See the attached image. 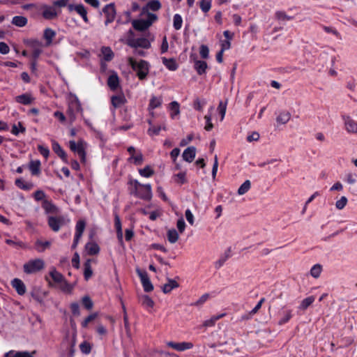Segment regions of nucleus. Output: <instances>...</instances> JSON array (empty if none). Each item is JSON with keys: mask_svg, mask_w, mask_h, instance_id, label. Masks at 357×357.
Here are the masks:
<instances>
[{"mask_svg": "<svg viewBox=\"0 0 357 357\" xmlns=\"http://www.w3.org/2000/svg\"><path fill=\"white\" fill-rule=\"evenodd\" d=\"M128 61L140 80L146 79L149 72V64L147 61L140 60L137 62L132 57H128Z\"/></svg>", "mask_w": 357, "mask_h": 357, "instance_id": "obj_1", "label": "nucleus"}, {"mask_svg": "<svg viewBox=\"0 0 357 357\" xmlns=\"http://www.w3.org/2000/svg\"><path fill=\"white\" fill-rule=\"evenodd\" d=\"M128 38L126 40V44L134 48L136 47L143 48V49H149L151 47V41L153 40V38L149 39L147 38H134V33L132 30H129L128 32Z\"/></svg>", "mask_w": 357, "mask_h": 357, "instance_id": "obj_2", "label": "nucleus"}, {"mask_svg": "<svg viewBox=\"0 0 357 357\" xmlns=\"http://www.w3.org/2000/svg\"><path fill=\"white\" fill-rule=\"evenodd\" d=\"M156 19L157 16L155 14L148 13L146 20H134L132 24L135 29L142 31L147 29Z\"/></svg>", "mask_w": 357, "mask_h": 357, "instance_id": "obj_3", "label": "nucleus"}, {"mask_svg": "<svg viewBox=\"0 0 357 357\" xmlns=\"http://www.w3.org/2000/svg\"><path fill=\"white\" fill-rule=\"evenodd\" d=\"M44 268V261L42 259H37L29 261L24 265V271L26 273H33Z\"/></svg>", "mask_w": 357, "mask_h": 357, "instance_id": "obj_4", "label": "nucleus"}, {"mask_svg": "<svg viewBox=\"0 0 357 357\" xmlns=\"http://www.w3.org/2000/svg\"><path fill=\"white\" fill-rule=\"evenodd\" d=\"M344 128L346 132L351 135H357V121L350 116H342Z\"/></svg>", "mask_w": 357, "mask_h": 357, "instance_id": "obj_5", "label": "nucleus"}, {"mask_svg": "<svg viewBox=\"0 0 357 357\" xmlns=\"http://www.w3.org/2000/svg\"><path fill=\"white\" fill-rule=\"evenodd\" d=\"M136 272L140 278L142 286L146 292H150L153 289V285L152 284L147 273L145 271H142L139 268H137Z\"/></svg>", "mask_w": 357, "mask_h": 357, "instance_id": "obj_6", "label": "nucleus"}, {"mask_svg": "<svg viewBox=\"0 0 357 357\" xmlns=\"http://www.w3.org/2000/svg\"><path fill=\"white\" fill-rule=\"evenodd\" d=\"M65 224L66 219L63 216L48 218V225L54 231H58Z\"/></svg>", "mask_w": 357, "mask_h": 357, "instance_id": "obj_7", "label": "nucleus"}, {"mask_svg": "<svg viewBox=\"0 0 357 357\" xmlns=\"http://www.w3.org/2000/svg\"><path fill=\"white\" fill-rule=\"evenodd\" d=\"M102 12L106 17V20L105 22V25L107 26L108 24L112 22L116 17V9L114 3H109L106 5L103 9Z\"/></svg>", "mask_w": 357, "mask_h": 357, "instance_id": "obj_8", "label": "nucleus"}, {"mask_svg": "<svg viewBox=\"0 0 357 357\" xmlns=\"http://www.w3.org/2000/svg\"><path fill=\"white\" fill-rule=\"evenodd\" d=\"M167 345L177 351H183L185 350L191 349L194 347L191 342H176L169 341L167 342Z\"/></svg>", "mask_w": 357, "mask_h": 357, "instance_id": "obj_9", "label": "nucleus"}, {"mask_svg": "<svg viewBox=\"0 0 357 357\" xmlns=\"http://www.w3.org/2000/svg\"><path fill=\"white\" fill-rule=\"evenodd\" d=\"M70 149L76 152L79 156L81 158V160L83 162L86 160V153L84 151V148L83 146V144L82 142H79L78 144H76L74 141L70 142Z\"/></svg>", "mask_w": 357, "mask_h": 357, "instance_id": "obj_10", "label": "nucleus"}, {"mask_svg": "<svg viewBox=\"0 0 357 357\" xmlns=\"http://www.w3.org/2000/svg\"><path fill=\"white\" fill-rule=\"evenodd\" d=\"M68 8L70 11H76L82 17L85 22H89V19L87 17V11L82 4H69L68 6Z\"/></svg>", "mask_w": 357, "mask_h": 357, "instance_id": "obj_11", "label": "nucleus"}, {"mask_svg": "<svg viewBox=\"0 0 357 357\" xmlns=\"http://www.w3.org/2000/svg\"><path fill=\"white\" fill-rule=\"evenodd\" d=\"M134 194L141 199L150 200L152 197L151 186L150 184H146L143 186V188H141L137 192H134Z\"/></svg>", "mask_w": 357, "mask_h": 357, "instance_id": "obj_12", "label": "nucleus"}, {"mask_svg": "<svg viewBox=\"0 0 357 357\" xmlns=\"http://www.w3.org/2000/svg\"><path fill=\"white\" fill-rule=\"evenodd\" d=\"M42 15L46 20H52L57 17L58 13L54 6H45L43 8Z\"/></svg>", "mask_w": 357, "mask_h": 357, "instance_id": "obj_13", "label": "nucleus"}, {"mask_svg": "<svg viewBox=\"0 0 357 357\" xmlns=\"http://www.w3.org/2000/svg\"><path fill=\"white\" fill-rule=\"evenodd\" d=\"M29 44L32 48V56L33 59L37 60L42 52L43 45L38 40H31Z\"/></svg>", "mask_w": 357, "mask_h": 357, "instance_id": "obj_14", "label": "nucleus"}, {"mask_svg": "<svg viewBox=\"0 0 357 357\" xmlns=\"http://www.w3.org/2000/svg\"><path fill=\"white\" fill-rule=\"evenodd\" d=\"M196 155V148L195 146L188 147L183 153L182 157L186 162H191Z\"/></svg>", "mask_w": 357, "mask_h": 357, "instance_id": "obj_15", "label": "nucleus"}, {"mask_svg": "<svg viewBox=\"0 0 357 357\" xmlns=\"http://www.w3.org/2000/svg\"><path fill=\"white\" fill-rule=\"evenodd\" d=\"M11 284L13 287L15 289L18 294L23 295L25 294L26 287L21 280L18 278H15L14 280H12Z\"/></svg>", "mask_w": 357, "mask_h": 357, "instance_id": "obj_16", "label": "nucleus"}, {"mask_svg": "<svg viewBox=\"0 0 357 357\" xmlns=\"http://www.w3.org/2000/svg\"><path fill=\"white\" fill-rule=\"evenodd\" d=\"M178 283L173 279H167V283L162 287V291L164 294H169L174 289L178 287Z\"/></svg>", "mask_w": 357, "mask_h": 357, "instance_id": "obj_17", "label": "nucleus"}, {"mask_svg": "<svg viewBox=\"0 0 357 357\" xmlns=\"http://www.w3.org/2000/svg\"><path fill=\"white\" fill-rule=\"evenodd\" d=\"M107 84L112 90L117 89L119 84V79L116 73H113L109 75L107 79Z\"/></svg>", "mask_w": 357, "mask_h": 357, "instance_id": "obj_18", "label": "nucleus"}, {"mask_svg": "<svg viewBox=\"0 0 357 357\" xmlns=\"http://www.w3.org/2000/svg\"><path fill=\"white\" fill-rule=\"evenodd\" d=\"M43 208L47 213L57 214L59 213V208L52 202L45 200L43 203Z\"/></svg>", "mask_w": 357, "mask_h": 357, "instance_id": "obj_19", "label": "nucleus"}, {"mask_svg": "<svg viewBox=\"0 0 357 357\" xmlns=\"http://www.w3.org/2000/svg\"><path fill=\"white\" fill-rule=\"evenodd\" d=\"M194 67L197 73L201 75L206 73L208 66L206 62L204 61L195 60Z\"/></svg>", "mask_w": 357, "mask_h": 357, "instance_id": "obj_20", "label": "nucleus"}, {"mask_svg": "<svg viewBox=\"0 0 357 357\" xmlns=\"http://www.w3.org/2000/svg\"><path fill=\"white\" fill-rule=\"evenodd\" d=\"M15 100L17 102L23 104V105H29L33 102V98H32L31 94L24 93L22 95L16 96Z\"/></svg>", "mask_w": 357, "mask_h": 357, "instance_id": "obj_21", "label": "nucleus"}, {"mask_svg": "<svg viewBox=\"0 0 357 357\" xmlns=\"http://www.w3.org/2000/svg\"><path fill=\"white\" fill-rule=\"evenodd\" d=\"M162 63L169 70L174 71L178 68V64L174 59H167L165 57L162 58Z\"/></svg>", "mask_w": 357, "mask_h": 357, "instance_id": "obj_22", "label": "nucleus"}, {"mask_svg": "<svg viewBox=\"0 0 357 357\" xmlns=\"http://www.w3.org/2000/svg\"><path fill=\"white\" fill-rule=\"evenodd\" d=\"M52 149L63 161L66 162V153L57 142H53Z\"/></svg>", "mask_w": 357, "mask_h": 357, "instance_id": "obj_23", "label": "nucleus"}, {"mask_svg": "<svg viewBox=\"0 0 357 357\" xmlns=\"http://www.w3.org/2000/svg\"><path fill=\"white\" fill-rule=\"evenodd\" d=\"M86 250L89 255H95L100 251V248L97 243L94 242H89L86 244Z\"/></svg>", "mask_w": 357, "mask_h": 357, "instance_id": "obj_24", "label": "nucleus"}, {"mask_svg": "<svg viewBox=\"0 0 357 357\" xmlns=\"http://www.w3.org/2000/svg\"><path fill=\"white\" fill-rule=\"evenodd\" d=\"M162 98L160 97L152 96L149 105V111H152L154 109L160 107L162 105Z\"/></svg>", "mask_w": 357, "mask_h": 357, "instance_id": "obj_25", "label": "nucleus"}, {"mask_svg": "<svg viewBox=\"0 0 357 357\" xmlns=\"http://www.w3.org/2000/svg\"><path fill=\"white\" fill-rule=\"evenodd\" d=\"M161 4L158 0H153L149 1L146 8H143L142 13L147 12L149 9L155 11L160 8Z\"/></svg>", "mask_w": 357, "mask_h": 357, "instance_id": "obj_26", "label": "nucleus"}, {"mask_svg": "<svg viewBox=\"0 0 357 357\" xmlns=\"http://www.w3.org/2000/svg\"><path fill=\"white\" fill-rule=\"evenodd\" d=\"M52 244L50 241H43L41 240H37L36 242V249L38 252H44L45 249L49 248Z\"/></svg>", "mask_w": 357, "mask_h": 357, "instance_id": "obj_27", "label": "nucleus"}, {"mask_svg": "<svg viewBox=\"0 0 357 357\" xmlns=\"http://www.w3.org/2000/svg\"><path fill=\"white\" fill-rule=\"evenodd\" d=\"M224 316H225V314L213 316L210 319L204 321L203 322L202 326H203V327H205V328L213 326L215 325V322L220 318L223 317Z\"/></svg>", "mask_w": 357, "mask_h": 357, "instance_id": "obj_28", "label": "nucleus"}, {"mask_svg": "<svg viewBox=\"0 0 357 357\" xmlns=\"http://www.w3.org/2000/svg\"><path fill=\"white\" fill-rule=\"evenodd\" d=\"M167 236L168 241L172 244L175 243L179 238L178 234L175 229H169Z\"/></svg>", "mask_w": 357, "mask_h": 357, "instance_id": "obj_29", "label": "nucleus"}, {"mask_svg": "<svg viewBox=\"0 0 357 357\" xmlns=\"http://www.w3.org/2000/svg\"><path fill=\"white\" fill-rule=\"evenodd\" d=\"M11 22L17 26L23 27L27 24V18L24 16H15Z\"/></svg>", "mask_w": 357, "mask_h": 357, "instance_id": "obj_30", "label": "nucleus"}, {"mask_svg": "<svg viewBox=\"0 0 357 357\" xmlns=\"http://www.w3.org/2000/svg\"><path fill=\"white\" fill-rule=\"evenodd\" d=\"M40 162L39 160H32L29 163V169L33 175H38L40 173Z\"/></svg>", "mask_w": 357, "mask_h": 357, "instance_id": "obj_31", "label": "nucleus"}, {"mask_svg": "<svg viewBox=\"0 0 357 357\" xmlns=\"http://www.w3.org/2000/svg\"><path fill=\"white\" fill-rule=\"evenodd\" d=\"M101 52L103 55V58L106 61H111L114 57V53L110 47H103L101 49Z\"/></svg>", "mask_w": 357, "mask_h": 357, "instance_id": "obj_32", "label": "nucleus"}, {"mask_svg": "<svg viewBox=\"0 0 357 357\" xmlns=\"http://www.w3.org/2000/svg\"><path fill=\"white\" fill-rule=\"evenodd\" d=\"M291 118V114L288 112H281L276 119L278 123L285 124Z\"/></svg>", "mask_w": 357, "mask_h": 357, "instance_id": "obj_33", "label": "nucleus"}, {"mask_svg": "<svg viewBox=\"0 0 357 357\" xmlns=\"http://www.w3.org/2000/svg\"><path fill=\"white\" fill-rule=\"evenodd\" d=\"M84 275L86 280H88L92 275L93 271L91 266V260L88 259L84 264Z\"/></svg>", "mask_w": 357, "mask_h": 357, "instance_id": "obj_34", "label": "nucleus"}, {"mask_svg": "<svg viewBox=\"0 0 357 357\" xmlns=\"http://www.w3.org/2000/svg\"><path fill=\"white\" fill-rule=\"evenodd\" d=\"M126 102V98L123 96H116L112 98V104L114 107H119Z\"/></svg>", "mask_w": 357, "mask_h": 357, "instance_id": "obj_35", "label": "nucleus"}, {"mask_svg": "<svg viewBox=\"0 0 357 357\" xmlns=\"http://www.w3.org/2000/svg\"><path fill=\"white\" fill-rule=\"evenodd\" d=\"M322 271V266L319 264L314 265L310 269V275L314 278H318Z\"/></svg>", "mask_w": 357, "mask_h": 357, "instance_id": "obj_36", "label": "nucleus"}, {"mask_svg": "<svg viewBox=\"0 0 357 357\" xmlns=\"http://www.w3.org/2000/svg\"><path fill=\"white\" fill-rule=\"evenodd\" d=\"M251 188V183L249 180H246L238 189V194L243 195L248 192Z\"/></svg>", "mask_w": 357, "mask_h": 357, "instance_id": "obj_37", "label": "nucleus"}, {"mask_svg": "<svg viewBox=\"0 0 357 357\" xmlns=\"http://www.w3.org/2000/svg\"><path fill=\"white\" fill-rule=\"evenodd\" d=\"M56 33L51 29H46L44 31V38L47 40V45H49L52 43L53 38L55 36Z\"/></svg>", "mask_w": 357, "mask_h": 357, "instance_id": "obj_38", "label": "nucleus"}, {"mask_svg": "<svg viewBox=\"0 0 357 357\" xmlns=\"http://www.w3.org/2000/svg\"><path fill=\"white\" fill-rule=\"evenodd\" d=\"M139 301L146 307H153L154 305V301L147 295L140 296Z\"/></svg>", "mask_w": 357, "mask_h": 357, "instance_id": "obj_39", "label": "nucleus"}, {"mask_svg": "<svg viewBox=\"0 0 357 357\" xmlns=\"http://www.w3.org/2000/svg\"><path fill=\"white\" fill-rule=\"evenodd\" d=\"M86 223L84 220H79L76 225V234L77 238H80L85 228Z\"/></svg>", "mask_w": 357, "mask_h": 357, "instance_id": "obj_40", "label": "nucleus"}, {"mask_svg": "<svg viewBox=\"0 0 357 357\" xmlns=\"http://www.w3.org/2000/svg\"><path fill=\"white\" fill-rule=\"evenodd\" d=\"M314 301V297L312 296L303 299L299 306V309L302 310H306Z\"/></svg>", "mask_w": 357, "mask_h": 357, "instance_id": "obj_41", "label": "nucleus"}, {"mask_svg": "<svg viewBox=\"0 0 357 357\" xmlns=\"http://www.w3.org/2000/svg\"><path fill=\"white\" fill-rule=\"evenodd\" d=\"M227 100H225V102L220 101L218 110L221 116L220 121H222L225 118V114H226V109H227Z\"/></svg>", "mask_w": 357, "mask_h": 357, "instance_id": "obj_42", "label": "nucleus"}, {"mask_svg": "<svg viewBox=\"0 0 357 357\" xmlns=\"http://www.w3.org/2000/svg\"><path fill=\"white\" fill-rule=\"evenodd\" d=\"M59 284L60 289L64 292L70 293L73 289V286L67 282L65 279H63Z\"/></svg>", "mask_w": 357, "mask_h": 357, "instance_id": "obj_43", "label": "nucleus"}, {"mask_svg": "<svg viewBox=\"0 0 357 357\" xmlns=\"http://www.w3.org/2000/svg\"><path fill=\"white\" fill-rule=\"evenodd\" d=\"M50 276L52 277V280L57 283H59L61 282L64 278L62 274H61L59 272L56 271V269H52L50 273Z\"/></svg>", "mask_w": 357, "mask_h": 357, "instance_id": "obj_44", "label": "nucleus"}, {"mask_svg": "<svg viewBox=\"0 0 357 357\" xmlns=\"http://www.w3.org/2000/svg\"><path fill=\"white\" fill-rule=\"evenodd\" d=\"M15 184L17 187L23 190H31L33 188L32 183H24L22 178H17L15 181Z\"/></svg>", "mask_w": 357, "mask_h": 357, "instance_id": "obj_45", "label": "nucleus"}, {"mask_svg": "<svg viewBox=\"0 0 357 357\" xmlns=\"http://www.w3.org/2000/svg\"><path fill=\"white\" fill-rule=\"evenodd\" d=\"M161 129L166 130L165 126H163L162 127L154 126L153 127H149V128L147 130V132L150 136L158 135Z\"/></svg>", "mask_w": 357, "mask_h": 357, "instance_id": "obj_46", "label": "nucleus"}, {"mask_svg": "<svg viewBox=\"0 0 357 357\" xmlns=\"http://www.w3.org/2000/svg\"><path fill=\"white\" fill-rule=\"evenodd\" d=\"M139 173L141 176L148 178L154 174V171L149 166H146L144 169H139Z\"/></svg>", "mask_w": 357, "mask_h": 357, "instance_id": "obj_47", "label": "nucleus"}, {"mask_svg": "<svg viewBox=\"0 0 357 357\" xmlns=\"http://www.w3.org/2000/svg\"><path fill=\"white\" fill-rule=\"evenodd\" d=\"M12 133L15 135H17L20 132H25V128L22 126L21 122H18L17 125L14 124L12 128Z\"/></svg>", "mask_w": 357, "mask_h": 357, "instance_id": "obj_48", "label": "nucleus"}, {"mask_svg": "<svg viewBox=\"0 0 357 357\" xmlns=\"http://www.w3.org/2000/svg\"><path fill=\"white\" fill-rule=\"evenodd\" d=\"M200 8L204 13H207L211 7V0H202L200 1Z\"/></svg>", "mask_w": 357, "mask_h": 357, "instance_id": "obj_49", "label": "nucleus"}, {"mask_svg": "<svg viewBox=\"0 0 357 357\" xmlns=\"http://www.w3.org/2000/svg\"><path fill=\"white\" fill-rule=\"evenodd\" d=\"M347 202H348L347 198L344 196H342L339 200H337L335 202V207L338 210H342L345 207V206L347 204Z\"/></svg>", "mask_w": 357, "mask_h": 357, "instance_id": "obj_50", "label": "nucleus"}, {"mask_svg": "<svg viewBox=\"0 0 357 357\" xmlns=\"http://www.w3.org/2000/svg\"><path fill=\"white\" fill-rule=\"evenodd\" d=\"M182 18L180 15L176 14L174 16V27L176 30H179L182 26Z\"/></svg>", "mask_w": 357, "mask_h": 357, "instance_id": "obj_51", "label": "nucleus"}, {"mask_svg": "<svg viewBox=\"0 0 357 357\" xmlns=\"http://www.w3.org/2000/svg\"><path fill=\"white\" fill-rule=\"evenodd\" d=\"M170 109L173 112L171 114L174 118V115H178L180 113L179 104L176 101H173L170 103Z\"/></svg>", "mask_w": 357, "mask_h": 357, "instance_id": "obj_52", "label": "nucleus"}, {"mask_svg": "<svg viewBox=\"0 0 357 357\" xmlns=\"http://www.w3.org/2000/svg\"><path fill=\"white\" fill-rule=\"evenodd\" d=\"M82 304L87 309L91 310L93 307V303L91 299L88 296H84L82 299Z\"/></svg>", "mask_w": 357, "mask_h": 357, "instance_id": "obj_53", "label": "nucleus"}, {"mask_svg": "<svg viewBox=\"0 0 357 357\" xmlns=\"http://www.w3.org/2000/svg\"><path fill=\"white\" fill-rule=\"evenodd\" d=\"M79 348L83 354H88L91 352V344L87 342H83L80 345Z\"/></svg>", "mask_w": 357, "mask_h": 357, "instance_id": "obj_54", "label": "nucleus"}, {"mask_svg": "<svg viewBox=\"0 0 357 357\" xmlns=\"http://www.w3.org/2000/svg\"><path fill=\"white\" fill-rule=\"evenodd\" d=\"M206 104V100H201L199 98H196L194 101V108L197 111H202L203 106Z\"/></svg>", "mask_w": 357, "mask_h": 357, "instance_id": "obj_55", "label": "nucleus"}, {"mask_svg": "<svg viewBox=\"0 0 357 357\" xmlns=\"http://www.w3.org/2000/svg\"><path fill=\"white\" fill-rule=\"evenodd\" d=\"M276 18L280 21H286L291 20V17L287 15L283 11H278L275 13Z\"/></svg>", "mask_w": 357, "mask_h": 357, "instance_id": "obj_56", "label": "nucleus"}, {"mask_svg": "<svg viewBox=\"0 0 357 357\" xmlns=\"http://www.w3.org/2000/svg\"><path fill=\"white\" fill-rule=\"evenodd\" d=\"M199 54H200V56H202V58L207 59L208 57V54H209L208 47L205 45H202L200 46Z\"/></svg>", "mask_w": 357, "mask_h": 357, "instance_id": "obj_57", "label": "nucleus"}, {"mask_svg": "<svg viewBox=\"0 0 357 357\" xmlns=\"http://www.w3.org/2000/svg\"><path fill=\"white\" fill-rule=\"evenodd\" d=\"M175 181L178 183L183 184L186 182L185 172H180L175 175Z\"/></svg>", "mask_w": 357, "mask_h": 357, "instance_id": "obj_58", "label": "nucleus"}, {"mask_svg": "<svg viewBox=\"0 0 357 357\" xmlns=\"http://www.w3.org/2000/svg\"><path fill=\"white\" fill-rule=\"evenodd\" d=\"M204 119L206 121V124L204 127V129L207 131H210L213 128V125L211 123V115L208 114L204 116Z\"/></svg>", "mask_w": 357, "mask_h": 357, "instance_id": "obj_59", "label": "nucleus"}, {"mask_svg": "<svg viewBox=\"0 0 357 357\" xmlns=\"http://www.w3.org/2000/svg\"><path fill=\"white\" fill-rule=\"evenodd\" d=\"M96 317L97 313H93L88 316L82 323V327L86 328L88 326V324L94 320Z\"/></svg>", "mask_w": 357, "mask_h": 357, "instance_id": "obj_60", "label": "nucleus"}, {"mask_svg": "<svg viewBox=\"0 0 357 357\" xmlns=\"http://www.w3.org/2000/svg\"><path fill=\"white\" fill-rule=\"evenodd\" d=\"M176 226H177V228H178V231L182 234L184 231H185V221L183 219V218H180L177 221V224H176Z\"/></svg>", "mask_w": 357, "mask_h": 357, "instance_id": "obj_61", "label": "nucleus"}, {"mask_svg": "<svg viewBox=\"0 0 357 357\" xmlns=\"http://www.w3.org/2000/svg\"><path fill=\"white\" fill-rule=\"evenodd\" d=\"M70 309L72 311V313L75 316H79L80 315V311H79V306L78 303H73L70 305Z\"/></svg>", "mask_w": 357, "mask_h": 357, "instance_id": "obj_62", "label": "nucleus"}, {"mask_svg": "<svg viewBox=\"0 0 357 357\" xmlns=\"http://www.w3.org/2000/svg\"><path fill=\"white\" fill-rule=\"evenodd\" d=\"M291 317V312L290 310L286 312L284 316L279 321V325L287 323Z\"/></svg>", "mask_w": 357, "mask_h": 357, "instance_id": "obj_63", "label": "nucleus"}, {"mask_svg": "<svg viewBox=\"0 0 357 357\" xmlns=\"http://www.w3.org/2000/svg\"><path fill=\"white\" fill-rule=\"evenodd\" d=\"M208 294H205L204 295H202L195 303H194V305L195 306H199L201 305H202L203 303H204L208 298Z\"/></svg>", "mask_w": 357, "mask_h": 357, "instance_id": "obj_64", "label": "nucleus"}]
</instances>
